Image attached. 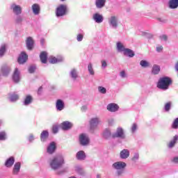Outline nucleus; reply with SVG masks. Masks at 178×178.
<instances>
[{
    "mask_svg": "<svg viewBox=\"0 0 178 178\" xmlns=\"http://www.w3.org/2000/svg\"><path fill=\"white\" fill-rule=\"evenodd\" d=\"M170 84H172V79L168 76H165L160 78L157 83V87L160 90H168Z\"/></svg>",
    "mask_w": 178,
    "mask_h": 178,
    "instance_id": "f257e3e1",
    "label": "nucleus"
},
{
    "mask_svg": "<svg viewBox=\"0 0 178 178\" xmlns=\"http://www.w3.org/2000/svg\"><path fill=\"white\" fill-rule=\"evenodd\" d=\"M62 165H63V157L62 156H55L54 159L50 162V166L54 170L59 169Z\"/></svg>",
    "mask_w": 178,
    "mask_h": 178,
    "instance_id": "f03ea898",
    "label": "nucleus"
},
{
    "mask_svg": "<svg viewBox=\"0 0 178 178\" xmlns=\"http://www.w3.org/2000/svg\"><path fill=\"white\" fill-rule=\"evenodd\" d=\"M113 169L117 170L118 176H122L124 173V168H126L127 164L123 161H117L113 164Z\"/></svg>",
    "mask_w": 178,
    "mask_h": 178,
    "instance_id": "7ed1b4c3",
    "label": "nucleus"
},
{
    "mask_svg": "<svg viewBox=\"0 0 178 178\" xmlns=\"http://www.w3.org/2000/svg\"><path fill=\"white\" fill-rule=\"evenodd\" d=\"M57 17H60V16H65L67 13V6L61 4L60 5L56 11Z\"/></svg>",
    "mask_w": 178,
    "mask_h": 178,
    "instance_id": "20e7f679",
    "label": "nucleus"
},
{
    "mask_svg": "<svg viewBox=\"0 0 178 178\" xmlns=\"http://www.w3.org/2000/svg\"><path fill=\"white\" fill-rule=\"evenodd\" d=\"M112 138L124 139L126 138V136L124 135V131L123 130V129L121 127H118L116 132L112 134Z\"/></svg>",
    "mask_w": 178,
    "mask_h": 178,
    "instance_id": "39448f33",
    "label": "nucleus"
},
{
    "mask_svg": "<svg viewBox=\"0 0 178 178\" xmlns=\"http://www.w3.org/2000/svg\"><path fill=\"white\" fill-rule=\"evenodd\" d=\"M79 142L81 145H88L90 144V138L88 135L82 134L79 136Z\"/></svg>",
    "mask_w": 178,
    "mask_h": 178,
    "instance_id": "423d86ee",
    "label": "nucleus"
},
{
    "mask_svg": "<svg viewBox=\"0 0 178 178\" xmlns=\"http://www.w3.org/2000/svg\"><path fill=\"white\" fill-rule=\"evenodd\" d=\"M119 18L117 16L113 15L108 19V23L113 29H118V23Z\"/></svg>",
    "mask_w": 178,
    "mask_h": 178,
    "instance_id": "0eeeda50",
    "label": "nucleus"
},
{
    "mask_svg": "<svg viewBox=\"0 0 178 178\" xmlns=\"http://www.w3.org/2000/svg\"><path fill=\"white\" fill-rule=\"evenodd\" d=\"M101 123V120L99 118H93L90 120V126L91 130H94V129H97L98 127V124Z\"/></svg>",
    "mask_w": 178,
    "mask_h": 178,
    "instance_id": "6e6552de",
    "label": "nucleus"
},
{
    "mask_svg": "<svg viewBox=\"0 0 178 178\" xmlns=\"http://www.w3.org/2000/svg\"><path fill=\"white\" fill-rule=\"evenodd\" d=\"M27 59H29V56H27L26 52L22 51L18 58V63H19V65H23V63L27 62Z\"/></svg>",
    "mask_w": 178,
    "mask_h": 178,
    "instance_id": "1a4fd4ad",
    "label": "nucleus"
},
{
    "mask_svg": "<svg viewBox=\"0 0 178 178\" xmlns=\"http://www.w3.org/2000/svg\"><path fill=\"white\" fill-rule=\"evenodd\" d=\"M1 72L2 76H8L9 74L10 73V67H9L7 65H3L1 66Z\"/></svg>",
    "mask_w": 178,
    "mask_h": 178,
    "instance_id": "9d476101",
    "label": "nucleus"
},
{
    "mask_svg": "<svg viewBox=\"0 0 178 178\" xmlns=\"http://www.w3.org/2000/svg\"><path fill=\"white\" fill-rule=\"evenodd\" d=\"M26 44L27 49H29V51H31L33 48H34V40H33V38H27L26 40Z\"/></svg>",
    "mask_w": 178,
    "mask_h": 178,
    "instance_id": "9b49d317",
    "label": "nucleus"
},
{
    "mask_svg": "<svg viewBox=\"0 0 178 178\" xmlns=\"http://www.w3.org/2000/svg\"><path fill=\"white\" fill-rule=\"evenodd\" d=\"M107 109L109 112H118L119 111V106L115 103L108 104Z\"/></svg>",
    "mask_w": 178,
    "mask_h": 178,
    "instance_id": "f8f14e48",
    "label": "nucleus"
},
{
    "mask_svg": "<svg viewBox=\"0 0 178 178\" xmlns=\"http://www.w3.org/2000/svg\"><path fill=\"white\" fill-rule=\"evenodd\" d=\"M13 80L15 83H19V81H20V72H19L17 68H15L14 71Z\"/></svg>",
    "mask_w": 178,
    "mask_h": 178,
    "instance_id": "ddd939ff",
    "label": "nucleus"
},
{
    "mask_svg": "<svg viewBox=\"0 0 178 178\" xmlns=\"http://www.w3.org/2000/svg\"><path fill=\"white\" fill-rule=\"evenodd\" d=\"M130 156V151L127 149H122L120 153L121 159H127Z\"/></svg>",
    "mask_w": 178,
    "mask_h": 178,
    "instance_id": "4468645a",
    "label": "nucleus"
},
{
    "mask_svg": "<svg viewBox=\"0 0 178 178\" xmlns=\"http://www.w3.org/2000/svg\"><path fill=\"white\" fill-rule=\"evenodd\" d=\"M57 111H63L65 109V102L62 99H58L56 103Z\"/></svg>",
    "mask_w": 178,
    "mask_h": 178,
    "instance_id": "2eb2a0df",
    "label": "nucleus"
},
{
    "mask_svg": "<svg viewBox=\"0 0 178 178\" xmlns=\"http://www.w3.org/2000/svg\"><path fill=\"white\" fill-rule=\"evenodd\" d=\"M61 129L63 130H70V129H72L73 127V124L71 122H69V121H65L63 123H61Z\"/></svg>",
    "mask_w": 178,
    "mask_h": 178,
    "instance_id": "dca6fc26",
    "label": "nucleus"
},
{
    "mask_svg": "<svg viewBox=\"0 0 178 178\" xmlns=\"http://www.w3.org/2000/svg\"><path fill=\"white\" fill-rule=\"evenodd\" d=\"M93 20L96 23H102L104 22V17L99 13H95L93 15Z\"/></svg>",
    "mask_w": 178,
    "mask_h": 178,
    "instance_id": "f3484780",
    "label": "nucleus"
},
{
    "mask_svg": "<svg viewBox=\"0 0 178 178\" xmlns=\"http://www.w3.org/2000/svg\"><path fill=\"white\" fill-rule=\"evenodd\" d=\"M11 8H13V13L15 15H21L22 14V7L19 6H16V4H13L11 6Z\"/></svg>",
    "mask_w": 178,
    "mask_h": 178,
    "instance_id": "a211bd4d",
    "label": "nucleus"
},
{
    "mask_svg": "<svg viewBox=\"0 0 178 178\" xmlns=\"http://www.w3.org/2000/svg\"><path fill=\"white\" fill-rule=\"evenodd\" d=\"M13 163H15V157L11 156L6 160L5 163V166L6 168H12V166H13Z\"/></svg>",
    "mask_w": 178,
    "mask_h": 178,
    "instance_id": "6ab92c4d",
    "label": "nucleus"
},
{
    "mask_svg": "<svg viewBox=\"0 0 178 178\" xmlns=\"http://www.w3.org/2000/svg\"><path fill=\"white\" fill-rule=\"evenodd\" d=\"M55 149H56V145H55L54 142H52L47 147V152L49 154H54V152H55Z\"/></svg>",
    "mask_w": 178,
    "mask_h": 178,
    "instance_id": "aec40b11",
    "label": "nucleus"
},
{
    "mask_svg": "<svg viewBox=\"0 0 178 178\" xmlns=\"http://www.w3.org/2000/svg\"><path fill=\"white\" fill-rule=\"evenodd\" d=\"M42 63H47L48 59V54L46 51H42L40 55Z\"/></svg>",
    "mask_w": 178,
    "mask_h": 178,
    "instance_id": "412c9836",
    "label": "nucleus"
},
{
    "mask_svg": "<svg viewBox=\"0 0 178 178\" xmlns=\"http://www.w3.org/2000/svg\"><path fill=\"white\" fill-rule=\"evenodd\" d=\"M76 159L79 161H84L86 159V153L84 151L81 150L76 153Z\"/></svg>",
    "mask_w": 178,
    "mask_h": 178,
    "instance_id": "4be33fe9",
    "label": "nucleus"
},
{
    "mask_svg": "<svg viewBox=\"0 0 178 178\" xmlns=\"http://www.w3.org/2000/svg\"><path fill=\"white\" fill-rule=\"evenodd\" d=\"M168 5L170 9H176L178 7V0H170Z\"/></svg>",
    "mask_w": 178,
    "mask_h": 178,
    "instance_id": "5701e85b",
    "label": "nucleus"
},
{
    "mask_svg": "<svg viewBox=\"0 0 178 178\" xmlns=\"http://www.w3.org/2000/svg\"><path fill=\"white\" fill-rule=\"evenodd\" d=\"M106 0H96L95 5L98 9H101L105 6Z\"/></svg>",
    "mask_w": 178,
    "mask_h": 178,
    "instance_id": "b1692460",
    "label": "nucleus"
},
{
    "mask_svg": "<svg viewBox=\"0 0 178 178\" xmlns=\"http://www.w3.org/2000/svg\"><path fill=\"white\" fill-rule=\"evenodd\" d=\"M62 60H63V58H62V57H60V58H56L54 56H50L49 58V63H58L59 62H62Z\"/></svg>",
    "mask_w": 178,
    "mask_h": 178,
    "instance_id": "393cba45",
    "label": "nucleus"
},
{
    "mask_svg": "<svg viewBox=\"0 0 178 178\" xmlns=\"http://www.w3.org/2000/svg\"><path fill=\"white\" fill-rule=\"evenodd\" d=\"M20 162H17L14 165V168L13 170V175H17V173H19V172H20Z\"/></svg>",
    "mask_w": 178,
    "mask_h": 178,
    "instance_id": "a878e982",
    "label": "nucleus"
},
{
    "mask_svg": "<svg viewBox=\"0 0 178 178\" xmlns=\"http://www.w3.org/2000/svg\"><path fill=\"white\" fill-rule=\"evenodd\" d=\"M32 10L34 15H40V5L37 3L33 4L32 6Z\"/></svg>",
    "mask_w": 178,
    "mask_h": 178,
    "instance_id": "bb28decb",
    "label": "nucleus"
},
{
    "mask_svg": "<svg viewBox=\"0 0 178 178\" xmlns=\"http://www.w3.org/2000/svg\"><path fill=\"white\" fill-rule=\"evenodd\" d=\"M178 141V135H175L173 139L168 144V148H173Z\"/></svg>",
    "mask_w": 178,
    "mask_h": 178,
    "instance_id": "cd10ccee",
    "label": "nucleus"
},
{
    "mask_svg": "<svg viewBox=\"0 0 178 178\" xmlns=\"http://www.w3.org/2000/svg\"><path fill=\"white\" fill-rule=\"evenodd\" d=\"M33 102V97L31 95H27L24 99V105L26 106L30 105Z\"/></svg>",
    "mask_w": 178,
    "mask_h": 178,
    "instance_id": "c85d7f7f",
    "label": "nucleus"
},
{
    "mask_svg": "<svg viewBox=\"0 0 178 178\" xmlns=\"http://www.w3.org/2000/svg\"><path fill=\"white\" fill-rule=\"evenodd\" d=\"M161 72V67L157 65H154L152 70V73L153 74H158Z\"/></svg>",
    "mask_w": 178,
    "mask_h": 178,
    "instance_id": "c756f323",
    "label": "nucleus"
},
{
    "mask_svg": "<svg viewBox=\"0 0 178 178\" xmlns=\"http://www.w3.org/2000/svg\"><path fill=\"white\" fill-rule=\"evenodd\" d=\"M124 54L127 56H129V58H133V56H134V51L130 49H125L124 51Z\"/></svg>",
    "mask_w": 178,
    "mask_h": 178,
    "instance_id": "7c9ffc66",
    "label": "nucleus"
},
{
    "mask_svg": "<svg viewBox=\"0 0 178 178\" xmlns=\"http://www.w3.org/2000/svg\"><path fill=\"white\" fill-rule=\"evenodd\" d=\"M48 136H49L48 131H43L40 135L41 141H45L48 138Z\"/></svg>",
    "mask_w": 178,
    "mask_h": 178,
    "instance_id": "2f4dec72",
    "label": "nucleus"
},
{
    "mask_svg": "<svg viewBox=\"0 0 178 178\" xmlns=\"http://www.w3.org/2000/svg\"><path fill=\"white\" fill-rule=\"evenodd\" d=\"M70 74L72 79H73L74 80H76L78 77L77 70H76V69H72L70 71Z\"/></svg>",
    "mask_w": 178,
    "mask_h": 178,
    "instance_id": "473e14b6",
    "label": "nucleus"
},
{
    "mask_svg": "<svg viewBox=\"0 0 178 178\" xmlns=\"http://www.w3.org/2000/svg\"><path fill=\"white\" fill-rule=\"evenodd\" d=\"M117 49L120 52H124V51L126 50V48H124V46L123 45V44H122L120 42H118L117 43Z\"/></svg>",
    "mask_w": 178,
    "mask_h": 178,
    "instance_id": "72a5a7b5",
    "label": "nucleus"
},
{
    "mask_svg": "<svg viewBox=\"0 0 178 178\" xmlns=\"http://www.w3.org/2000/svg\"><path fill=\"white\" fill-rule=\"evenodd\" d=\"M17 99H19V95L16 93L10 95V101H11V102H15V101H17Z\"/></svg>",
    "mask_w": 178,
    "mask_h": 178,
    "instance_id": "f704fd0d",
    "label": "nucleus"
},
{
    "mask_svg": "<svg viewBox=\"0 0 178 178\" xmlns=\"http://www.w3.org/2000/svg\"><path fill=\"white\" fill-rule=\"evenodd\" d=\"M5 52H6V44H2L0 48V58L5 55Z\"/></svg>",
    "mask_w": 178,
    "mask_h": 178,
    "instance_id": "c9c22d12",
    "label": "nucleus"
},
{
    "mask_svg": "<svg viewBox=\"0 0 178 178\" xmlns=\"http://www.w3.org/2000/svg\"><path fill=\"white\" fill-rule=\"evenodd\" d=\"M111 136V130L106 129L103 132V136L104 137V138H109Z\"/></svg>",
    "mask_w": 178,
    "mask_h": 178,
    "instance_id": "e433bc0d",
    "label": "nucleus"
},
{
    "mask_svg": "<svg viewBox=\"0 0 178 178\" xmlns=\"http://www.w3.org/2000/svg\"><path fill=\"white\" fill-rule=\"evenodd\" d=\"M88 70L90 74H91L92 76H94V74H95V72H94V69L92 68V64L89 63V65H88Z\"/></svg>",
    "mask_w": 178,
    "mask_h": 178,
    "instance_id": "4c0bfd02",
    "label": "nucleus"
},
{
    "mask_svg": "<svg viewBox=\"0 0 178 178\" xmlns=\"http://www.w3.org/2000/svg\"><path fill=\"white\" fill-rule=\"evenodd\" d=\"M140 65L142 66V67H148L149 66V63H148L147 60H142L140 62Z\"/></svg>",
    "mask_w": 178,
    "mask_h": 178,
    "instance_id": "58836bf2",
    "label": "nucleus"
},
{
    "mask_svg": "<svg viewBox=\"0 0 178 178\" xmlns=\"http://www.w3.org/2000/svg\"><path fill=\"white\" fill-rule=\"evenodd\" d=\"M75 170L79 173V175H84V170H83V168L80 166H76Z\"/></svg>",
    "mask_w": 178,
    "mask_h": 178,
    "instance_id": "ea45409f",
    "label": "nucleus"
},
{
    "mask_svg": "<svg viewBox=\"0 0 178 178\" xmlns=\"http://www.w3.org/2000/svg\"><path fill=\"white\" fill-rule=\"evenodd\" d=\"M6 140V133L5 131L0 132V140L3 141Z\"/></svg>",
    "mask_w": 178,
    "mask_h": 178,
    "instance_id": "a19ab883",
    "label": "nucleus"
},
{
    "mask_svg": "<svg viewBox=\"0 0 178 178\" xmlns=\"http://www.w3.org/2000/svg\"><path fill=\"white\" fill-rule=\"evenodd\" d=\"M59 130V127L58 126V124H54L52 127V131L54 133V134H56V133H58Z\"/></svg>",
    "mask_w": 178,
    "mask_h": 178,
    "instance_id": "79ce46f5",
    "label": "nucleus"
},
{
    "mask_svg": "<svg viewBox=\"0 0 178 178\" xmlns=\"http://www.w3.org/2000/svg\"><path fill=\"white\" fill-rule=\"evenodd\" d=\"M172 127V129H178V118L174 120Z\"/></svg>",
    "mask_w": 178,
    "mask_h": 178,
    "instance_id": "37998d69",
    "label": "nucleus"
},
{
    "mask_svg": "<svg viewBox=\"0 0 178 178\" xmlns=\"http://www.w3.org/2000/svg\"><path fill=\"white\" fill-rule=\"evenodd\" d=\"M98 90H99V92H100L101 94H106V88L102 86H99Z\"/></svg>",
    "mask_w": 178,
    "mask_h": 178,
    "instance_id": "c03bdc74",
    "label": "nucleus"
},
{
    "mask_svg": "<svg viewBox=\"0 0 178 178\" xmlns=\"http://www.w3.org/2000/svg\"><path fill=\"white\" fill-rule=\"evenodd\" d=\"M83 38H84V34H83V33H79L76 36V40L79 42L83 41Z\"/></svg>",
    "mask_w": 178,
    "mask_h": 178,
    "instance_id": "a18cd8bd",
    "label": "nucleus"
},
{
    "mask_svg": "<svg viewBox=\"0 0 178 178\" xmlns=\"http://www.w3.org/2000/svg\"><path fill=\"white\" fill-rule=\"evenodd\" d=\"M138 158H140V154L138 153H135L132 158V161L136 162V161H138Z\"/></svg>",
    "mask_w": 178,
    "mask_h": 178,
    "instance_id": "49530a36",
    "label": "nucleus"
},
{
    "mask_svg": "<svg viewBox=\"0 0 178 178\" xmlns=\"http://www.w3.org/2000/svg\"><path fill=\"white\" fill-rule=\"evenodd\" d=\"M170 106H171V103L168 102L165 105V111H166L167 112L170 111Z\"/></svg>",
    "mask_w": 178,
    "mask_h": 178,
    "instance_id": "de8ad7c7",
    "label": "nucleus"
},
{
    "mask_svg": "<svg viewBox=\"0 0 178 178\" xmlns=\"http://www.w3.org/2000/svg\"><path fill=\"white\" fill-rule=\"evenodd\" d=\"M16 23H17L18 24L22 23V22H23V18L22 17V16H17L16 19H15Z\"/></svg>",
    "mask_w": 178,
    "mask_h": 178,
    "instance_id": "09e8293b",
    "label": "nucleus"
},
{
    "mask_svg": "<svg viewBox=\"0 0 178 178\" xmlns=\"http://www.w3.org/2000/svg\"><path fill=\"white\" fill-rule=\"evenodd\" d=\"M29 73H34V72H35V66L34 65L30 66L29 68Z\"/></svg>",
    "mask_w": 178,
    "mask_h": 178,
    "instance_id": "8fccbe9b",
    "label": "nucleus"
},
{
    "mask_svg": "<svg viewBox=\"0 0 178 178\" xmlns=\"http://www.w3.org/2000/svg\"><path fill=\"white\" fill-rule=\"evenodd\" d=\"M159 38L161 41H167L168 40V36L166 35H162L159 37Z\"/></svg>",
    "mask_w": 178,
    "mask_h": 178,
    "instance_id": "3c124183",
    "label": "nucleus"
},
{
    "mask_svg": "<svg viewBox=\"0 0 178 178\" xmlns=\"http://www.w3.org/2000/svg\"><path fill=\"white\" fill-rule=\"evenodd\" d=\"M136 130H137V124L134 123L131 127V131L132 133H134Z\"/></svg>",
    "mask_w": 178,
    "mask_h": 178,
    "instance_id": "603ef678",
    "label": "nucleus"
},
{
    "mask_svg": "<svg viewBox=\"0 0 178 178\" xmlns=\"http://www.w3.org/2000/svg\"><path fill=\"white\" fill-rule=\"evenodd\" d=\"M101 62H102V67L105 69V67H106V66H108V64L106 63V61L103 60Z\"/></svg>",
    "mask_w": 178,
    "mask_h": 178,
    "instance_id": "864d4df0",
    "label": "nucleus"
},
{
    "mask_svg": "<svg viewBox=\"0 0 178 178\" xmlns=\"http://www.w3.org/2000/svg\"><path fill=\"white\" fill-rule=\"evenodd\" d=\"M163 49V47L162 46H159L156 47L157 52H162Z\"/></svg>",
    "mask_w": 178,
    "mask_h": 178,
    "instance_id": "5fc2aeb1",
    "label": "nucleus"
},
{
    "mask_svg": "<svg viewBox=\"0 0 178 178\" xmlns=\"http://www.w3.org/2000/svg\"><path fill=\"white\" fill-rule=\"evenodd\" d=\"M120 76L121 77H123V78L126 77V72H124V71H122L120 72Z\"/></svg>",
    "mask_w": 178,
    "mask_h": 178,
    "instance_id": "6e6d98bb",
    "label": "nucleus"
},
{
    "mask_svg": "<svg viewBox=\"0 0 178 178\" xmlns=\"http://www.w3.org/2000/svg\"><path fill=\"white\" fill-rule=\"evenodd\" d=\"M41 92H42V87L40 86L38 90V94L40 95H41Z\"/></svg>",
    "mask_w": 178,
    "mask_h": 178,
    "instance_id": "4d7b16f0",
    "label": "nucleus"
},
{
    "mask_svg": "<svg viewBox=\"0 0 178 178\" xmlns=\"http://www.w3.org/2000/svg\"><path fill=\"white\" fill-rule=\"evenodd\" d=\"M87 109V106H83L81 107L82 112H86V110Z\"/></svg>",
    "mask_w": 178,
    "mask_h": 178,
    "instance_id": "13d9d810",
    "label": "nucleus"
},
{
    "mask_svg": "<svg viewBox=\"0 0 178 178\" xmlns=\"http://www.w3.org/2000/svg\"><path fill=\"white\" fill-rule=\"evenodd\" d=\"M173 162H175V163H178V156L173 159Z\"/></svg>",
    "mask_w": 178,
    "mask_h": 178,
    "instance_id": "bf43d9fd",
    "label": "nucleus"
},
{
    "mask_svg": "<svg viewBox=\"0 0 178 178\" xmlns=\"http://www.w3.org/2000/svg\"><path fill=\"white\" fill-rule=\"evenodd\" d=\"M29 141H33V140H34V136H33V135H31L30 136H29Z\"/></svg>",
    "mask_w": 178,
    "mask_h": 178,
    "instance_id": "052dcab7",
    "label": "nucleus"
},
{
    "mask_svg": "<svg viewBox=\"0 0 178 178\" xmlns=\"http://www.w3.org/2000/svg\"><path fill=\"white\" fill-rule=\"evenodd\" d=\"M113 123V119L108 120V124H109L110 126H111Z\"/></svg>",
    "mask_w": 178,
    "mask_h": 178,
    "instance_id": "680f3d73",
    "label": "nucleus"
},
{
    "mask_svg": "<svg viewBox=\"0 0 178 178\" xmlns=\"http://www.w3.org/2000/svg\"><path fill=\"white\" fill-rule=\"evenodd\" d=\"M44 39H41V40H40V44H41L42 45H44Z\"/></svg>",
    "mask_w": 178,
    "mask_h": 178,
    "instance_id": "e2e57ef3",
    "label": "nucleus"
},
{
    "mask_svg": "<svg viewBox=\"0 0 178 178\" xmlns=\"http://www.w3.org/2000/svg\"><path fill=\"white\" fill-rule=\"evenodd\" d=\"M160 22H162L163 23H166V19H161V18L159 19Z\"/></svg>",
    "mask_w": 178,
    "mask_h": 178,
    "instance_id": "0e129e2a",
    "label": "nucleus"
},
{
    "mask_svg": "<svg viewBox=\"0 0 178 178\" xmlns=\"http://www.w3.org/2000/svg\"><path fill=\"white\" fill-rule=\"evenodd\" d=\"M175 69H176V70H177V72H178V63L176 64V65H175Z\"/></svg>",
    "mask_w": 178,
    "mask_h": 178,
    "instance_id": "69168bd1",
    "label": "nucleus"
},
{
    "mask_svg": "<svg viewBox=\"0 0 178 178\" xmlns=\"http://www.w3.org/2000/svg\"><path fill=\"white\" fill-rule=\"evenodd\" d=\"M97 178H101V175L98 174V175H97Z\"/></svg>",
    "mask_w": 178,
    "mask_h": 178,
    "instance_id": "338daca9",
    "label": "nucleus"
},
{
    "mask_svg": "<svg viewBox=\"0 0 178 178\" xmlns=\"http://www.w3.org/2000/svg\"><path fill=\"white\" fill-rule=\"evenodd\" d=\"M1 123H2V121H1V120H0V124H1Z\"/></svg>",
    "mask_w": 178,
    "mask_h": 178,
    "instance_id": "774afa93",
    "label": "nucleus"
}]
</instances>
